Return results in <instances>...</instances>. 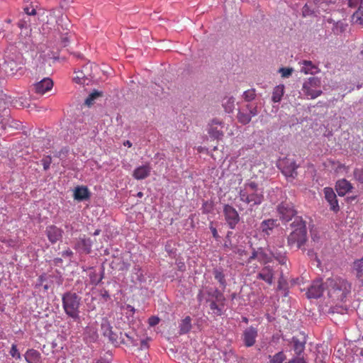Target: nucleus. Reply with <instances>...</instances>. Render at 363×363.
Instances as JSON below:
<instances>
[{
    "instance_id": "nucleus-1",
    "label": "nucleus",
    "mask_w": 363,
    "mask_h": 363,
    "mask_svg": "<svg viewBox=\"0 0 363 363\" xmlns=\"http://www.w3.org/2000/svg\"><path fill=\"white\" fill-rule=\"evenodd\" d=\"M325 286L329 298L334 301H343L351 288L346 279L337 277L327 279Z\"/></svg>"
},
{
    "instance_id": "nucleus-2",
    "label": "nucleus",
    "mask_w": 363,
    "mask_h": 363,
    "mask_svg": "<svg viewBox=\"0 0 363 363\" xmlns=\"http://www.w3.org/2000/svg\"><path fill=\"white\" fill-rule=\"evenodd\" d=\"M240 201L252 208L259 205L264 200L263 191L259 189L258 184L252 181H248L240 187L239 191Z\"/></svg>"
},
{
    "instance_id": "nucleus-3",
    "label": "nucleus",
    "mask_w": 363,
    "mask_h": 363,
    "mask_svg": "<svg viewBox=\"0 0 363 363\" xmlns=\"http://www.w3.org/2000/svg\"><path fill=\"white\" fill-rule=\"evenodd\" d=\"M8 98L0 97V137L6 133L18 130L21 127V123L10 116L7 108Z\"/></svg>"
},
{
    "instance_id": "nucleus-4",
    "label": "nucleus",
    "mask_w": 363,
    "mask_h": 363,
    "mask_svg": "<svg viewBox=\"0 0 363 363\" xmlns=\"http://www.w3.org/2000/svg\"><path fill=\"white\" fill-rule=\"evenodd\" d=\"M296 227L288 236L289 246L301 249L307 241V230L305 221L301 217H296L292 223Z\"/></svg>"
},
{
    "instance_id": "nucleus-5",
    "label": "nucleus",
    "mask_w": 363,
    "mask_h": 363,
    "mask_svg": "<svg viewBox=\"0 0 363 363\" xmlns=\"http://www.w3.org/2000/svg\"><path fill=\"white\" fill-rule=\"evenodd\" d=\"M62 301L65 313L74 320L78 319L81 297L76 293L66 292L62 296Z\"/></svg>"
},
{
    "instance_id": "nucleus-6",
    "label": "nucleus",
    "mask_w": 363,
    "mask_h": 363,
    "mask_svg": "<svg viewBox=\"0 0 363 363\" xmlns=\"http://www.w3.org/2000/svg\"><path fill=\"white\" fill-rule=\"evenodd\" d=\"M320 79L318 77H310L307 82L303 83L302 91L310 99H315L322 94V91L320 89Z\"/></svg>"
},
{
    "instance_id": "nucleus-7",
    "label": "nucleus",
    "mask_w": 363,
    "mask_h": 363,
    "mask_svg": "<svg viewBox=\"0 0 363 363\" xmlns=\"http://www.w3.org/2000/svg\"><path fill=\"white\" fill-rule=\"evenodd\" d=\"M278 167L286 177L295 178L298 174L296 169L298 165L296 164V161L293 158L285 157L279 160Z\"/></svg>"
},
{
    "instance_id": "nucleus-8",
    "label": "nucleus",
    "mask_w": 363,
    "mask_h": 363,
    "mask_svg": "<svg viewBox=\"0 0 363 363\" xmlns=\"http://www.w3.org/2000/svg\"><path fill=\"white\" fill-rule=\"evenodd\" d=\"M223 213L228 228L235 229L240 220L238 211L230 204H224Z\"/></svg>"
},
{
    "instance_id": "nucleus-9",
    "label": "nucleus",
    "mask_w": 363,
    "mask_h": 363,
    "mask_svg": "<svg viewBox=\"0 0 363 363\" xmlns=\"http://www.w3.org/2000/svg\"><path fill=\"white\" fill-rule=\"evenodd\" d=\"M225 124L218 118L212 119L207 128V132L211 138L216 140H220L223 137Z\"/></svg>"
},
{
    "instance_id": "nucleus-10",
    "label": "nucleus",
    "mask_w": 363,
    "mask_h": 363,
    "mask_svg": "<svg viewBox=\"0 0 363 363\" xmlns=\"http://www.w3.org/2000/svg\"><path fill=\"white\" fill-rule=\"evenodd\" d=\"M279 218L288 222L296 215V211L291 202L284 201L277 206Z\"/></svg>"
},
{
    "instance_id": "nucleus-11",
    "label": "nucleus",
    "mask_w": 363,
    "mask_h": 363,
    "mask_svg": "<svg viewBox=\"0 0 363 363\" xmlns=\"http://www.w3.org/2000/svg\"><path fill=\"white\" fill-rule=\"evenodd\" d=\"M21 60V56L20 55L15 57L7 55L4 62L5 72L11 75L15 74L20 68Z\"/></svg>"
},
{
    "instance_id": "nucleus-12",
    "label": "nucleus",
    "mask_w": 363,
    "mask_h": 363,
    "mask_svg": "<svg viewBox=\"0 0 363 363\" xmlns=\"http://www.w3.org/2000/svg\"><path fill=\"white\" fill-rule=\"evenodd\" d=\"M325 289V283L322 279H317L313 281L308 289L306 296L308 298H318L320 297Z\"/></svg>"
},
{
    "instance_id": "nucleus-13",
    "label": "nucleus",
    "mask_w": 363,
    "mask_h": 363,
    "mask_svg": "<svg viewBox=\"0 0 363 363\" xmlns=\"http://www.w3.org/2000/svg\"><path fill=\"white\" fill-rule=\"evenodd\" d=\"M106 327V329L104 330V334L105 336H107L109 340L115 345H119L121 343H128L125 341V339L123 336V333L120 332L119 334L113 332L112 330V328L107 324V325H102V328H104Z\"/></svg>"
},
{
    "instance_id": "nucleus-14",
    "label": "nucleus",
    "mask_w": 363,
    "mask_h": 363,
    "mask_svg": "<svg viewBox=\"0 0 363 363\" xmlns=\"http://www.w3.org/2000/svg\"><path fill=\"white\" fill-rule=\"evenodd\" d=\"M359 2V6L356 12L352 16L354 23L363 26V0H348V5L350 7H355Z\"/></svg>"
},
{
    "instance_id": "nucleus-15",
    "label": "nucleus",
    "mask_w": 363,
    "mask_h": 363,
    "mask_svg": "<svg viewBox=\"0 0 363 363\" xmlns=\"http://www.w3.org/2000/svg\"><path fill=\"white\" fill-rule=\"evenodd\" d=\"M52 86V80L49 77H46L34 84V90L36 94L43 95L50 91Z\"/></svg>"
},
{
    "instance_id": "nucleus-16",
    "label": "nucleus",
    "mask_w": 363,
    "mask_h": 363,
    "mask_svg": "<svg viewBox=\"0 0 363 363\" xmlns=\"http://www.w3.org/2000/svg\"><path fill=\"white\" fill-rule=\"evenodd\" d=\"M323 192L325 194V198L327 201L329 203L330 206V210L337 212L340 210V207L338 205V201L337 199V196L333 191V189L330 187H325L323 189Z\"/></svg>"
},
{
    "instance_id": "nucleus-17",
    "label": "nucleus",
    "mask_w": 363,
    "mask_h": 363,
    "mask_svg": "<svg viewBox=\"0 0 363 363\" xmlns=\"http://www.w3.org/2000/svg\"><path fill=\"white\" fill-rule=\"evenodd\" d=\"M215 294L216 301L220 303L221 306L217 304L215 301H212L210 302L209 307L213 314L216 315H221L223 314V306L225 298L223 294L218 291V290L215 291Z\"/></svg>"
},
{
    "instance_id": "nucleus-18",
    "label": "nucleus",
    "mask_w": 363,
    "mask_h": 363,
    "mask_svg": "<svg viewBox=\"0 0 363 363\" xmlns=\"http://www.w3.org/2000/svg\"><path fill=\"white\" fill-rule=\"evenodd\" d=\"M46 235L49 241L54 244L62 238L63 230L55 225H50L46 228Z\"/></svg>"
},
{
    "instance_id": "nucleus-19",
    "label": "nucleus",
    "mask_w": 363,
    "mask_h": 363,
    "mask_svg": "<svg viewBox=\"0 0 363 363\" xmlns=\"http://www.w3.org/2000/svg\"><path fill=\"white\" fill-rule=\"evenodd\" d=\"M257 336V330L252 326L247 328L243 333L242 339L246 347L255 345Z\"/></svg>"
},
{
    "instance_id": "nucleus-20",
    "label": "nucleus",
    "mask_w": 363,
    "mask_h": 363,
    "mask_svg": "<svg viewBox=\"0 0 363 363\" xmlns=\"http://www.w3.org/2000/svg\"><path fill=\"white\" fill-rule=\"evenodd\" d=\"M255 259L264 264H266L272 261V257L268 255L262 248H259L257 250H253L252 255L248 258L247 263H250Z\"/></svg>"
},
{
    "instance_id": "nucleus-21",
    "label": "nucleus",
    "mask_w": 363,
    "mask_h": 363,
    "mask_svg": "<svg viewBox=\"0 0 363 363\" xmlns=\"http://www.w3.org/2000/svg\"><path fill=\"white\" fill-rule=\"evenodd\" d=\"M151 169L150 164L141 165L133 171V177L138 180L144 179L150 176Z\"/></svg>"
},
{
    "instance_id": "nucleus-22",
    "label": "nucleus",
    "mask_w": 363,
    "mask_h": 363,
    "mask_svg": "<svg viewBox=\"0 0 363 363\" xmlns=\"http://www.w3.org/2000/svg\"><path fill=\"white\" fill-rule=\"evenodd\" d=\"M274 270L270 266L264 267L258 273L257 278L267 282L269 285H272L274 279Z\"/></svg>"
},
{
    "instance_id": "nucleus-23",
    "label": "nucleus",
    "mask_w": 363,
    "mask_h": 363,
    "mask_svg": "<svg viewBox=\"0 0 363 363\" xmlns=\"http://www.w3.org/2000/svg\"><path fill=\"white\" fill-rule=\"evenodd\" d=\"M271 255L279 262L281 265L286 264L287 259L286 252L283 246H280V250L275 249L274 247L269 246Z\"/></svg>"
},
{
    "instance_id": "nucleus-24",
    "label": "nucleus",
    "mask_w": 363,
    "mask_h": 363,
    "mask_svg": "<svg viewBox=\"0 0 363 363\" xmlns=\"http://www.w3.org/2000/svg\"><path fill=\"white\" fill-rule=\"evenodd\" d=\"M352 189V185L345 179L338 180L335 184V189L340 196H344Z\"/></svg>"
},
{
    "instance_id": "nucleus-25",
    "label": "nucleus",
    "mask_w": 363,
    "mask_h": 363,
    "mask_svg": "<svg viewBox=\"0 0 363 363\" xmlns=\"http://www.w3.org/2000/svg\"><path fill=\"white\" fill-rule=\"evenodd\" d=\"M91 247L92 241L90 238H87L84 235L79 238L76 244V248L86 254H89L91 252Z\"/></svg>"
},
{
    "instance_id": "nucleus-26",
    "label": "nucleus",
    "mask_w": 363,
    "mask_h": 363,
    "mask_svg": "<svg viewBox=\"0 0 363 363\" xmlns=\"http://www.w3.org/2000/svg\"><path fill=\"white\" fill-rule=\"evenodd\" d=\"M90 196L89 189L85 186H78L74 190V199L77 201L88 200Z\"/></svg>"
},
{
    "instance_id": "nucleus-27",
    "label": "nucleus",
    "mask_w": 363,
    "mask_h": 363,
    "mask_svg": "<svg viewBox=\"0 0 363 363\" xmlns=\"http://www.w3.org/2000/svg\"><path fill=\"white\" fill-rule=\"evenodd\" d=\"M91 64H86L83 67V69L81 71L76 72V76L74 77V81L77 84H84L86 78L91 75L89 68H91Z\"/></svg>"
},
{
    "instance_id": "nucleus-28",
    "label": "nucleus",
    "mask_w": 363,
    "mask_h": 363,
    "mask_svg": "<svg viewBox=\"0 0 363 363\" xmlns=\"http://www.w3.org/2000/svg\"><path fill=\"white\" fill-rule=\"evenodd\" d=\"M24 357L28 363H38L41 359V354L36 350L28 349L26 352Z\"/></svg>"
},
{
    "instance_id": "nucleus-29",
    "label": "nucleus",
    "mask_w": 363,
    "mask_h": 363,
    "mask_svg": "<svg viewBox=\"0 0 363 363\" xmlns=\"http://www.w3.org/2000/svg\"><path fill=\"white\" fill-rule=\"evenodd\" d=\"M301 65V72L305 74H314L319 72L318 67L313 65L311 61L303 60Z\"/></svg>"
},
{
    "instance_id": "nucleus-30",
    "label": "nucleus",
    "mask_w": 363,
    "mask_h": 363,
    "mask_svg": "<svg viewBox=\"0 0 363 363\" xmlns=\"http://www.w3.org/2000/svg\"><path fill=\"white\" fill-rule=\"evenodd\" d=\"M353 270L357 279L363 285V257L354 262Z\"/></svg>"
},
{
    "instance_id": "nucleus-31",
    "label": "nucleus",
    "mask_w": 363,
    "mask_h": 363,
    "mask_svg": "<svg viewBox=\"0 0 363 363\" xmlns=\"http://www.w3.org/2000/svg\"><path fill=\"white\" fill-rule=\"evenodd\" d=\"M284 89L285 87L284 84L277 85L274 88L272 96V100L274 103H278L281 101L284 94Z\"/></svg>"
},
{
    "instance_id": "nucleus-32",
    "label": "nucleus",
    "mask_w": 363,
    "mask_h": 363,
    "mask_svg": "<svg viewBox=\"0 0 363 363\" xmlns=\"http://www.w3.org/2000/svg\"><path fill=\"white\" fill-rule=\"evenodd\" d=\"M191 329V318L186 316L179 323V334H186Z\"/></svg>"
},
{
    "instance_id": "nucleus-33",
    "label": "nucleus",
    "mask_w": 363,
    "mask_h": 363,
    "mask_svg": "<svg viewBox=\"0 0 363 363\" xmlns=\"http://www.w3.org/2000/svg\"><path fill=\"white\" fill-rule=\"evenodd\" d=\"M293 342H294V350L295 352V354L298 356H300L301 354L304 350L305 343L300 342L297 339H294Z\"/></svg>"
},
{
    "instance_id": "nucleus-34",
    "label": "nucleus",
    "mask_w": 363,
    "mask_h": 363,
    "mask_svg": "<svg viewBox=\"0 0 363 363\" xmlns=\"http://www.w3.org/2000/svg\"><path fill=\"white\" fill-rule=\"evenodd\" d=\"M102 96V92L99 91H94L91 92L89 96L85 100V104L87 106H91L94 104V101L96 99Z\"/></svg>"
},
{
    "instance_id": "nucleus-35",
    "label": "nucleus",
    "mask_w": 363,
    "mask_h": 363,
    "mask_svg": "<svg viewBox=\"0 0 363 363\" xmlns=\"http://www.w3.org/2000/svg\"><path fill=\"white\" fill-rule=\"evenodd\" d=\"M251 117L249 113H244L240 111L238 113V120L242 124H247L251 121Z\"/></svg>"
},
{
    "instance_id": "nucleus-36",
    "label": "nucleus",
    "mask_w": 363,
    "mask_h": 363,
    "mask_svg": "<svg viewBox=\"0 0 363 363\" xmlns=\"http://www.w3.org/2000/svg\"><path fill=\"white\" fill-rule=\"evenodd\" d=\"M276 225V221L274 220H264L262 223V228L264 232H266L267 234H269L268 230H272L273 228Z\"/></svg>"
},
{
    "instance_id": "nucleus-37",
    "label": "nucleus",
    "mask_w": 363,
    "mask_h": 363,
    "mask_svg": "<svg viewBox=\"0 0 363 363\" xmlns=\"http://www.w3.org/2000/svg\"><path fill=\"white\" fill-rule=\"evenodd\" d=\"M213 274L215 279L220 284V285L223 286H225L226 281L224 274L221 271L216 269L213 272Z\"/></svg>"
},
{
    "instance_id": "nucleus-38",
    "label": "nucleus",
    "mask_w": 363,
    "mask_h": 363,
    "mask_svg": "<svg viewBox=\"0 0 363 363\" xmlns=\"http://www.w3.org/2000/svg\"><path fill=\"white\" fill-rule=\"evenodd\" d=\"M255 96L256 94L255 89H249L245 91L243 94V97L247 101H251L255 98Z\"/></svg>"
},
{
    "instance_id": "nucleus-39",
    "label": "nucleus",
    "mask_w": 363,
    "mask_h": 363,
    "mask_svg": "<svg viewBox=\"0 0 363 363\" xmlns=\"http://www.w3.org/2000/svg\"><path fill=\"white\" fill-rule=\"evenodd\" d=\"M9 354L12 357H14L17 359H21V354L18 352L16 345L15 344H13L11 345Z\"/></svg>"
},
{
    "instance_id": "nucleus-40",
    "label": "nucleus",
    "mask_w": 363,
    "mask_h": 363,
    "mask_svg": "<svg viewBox=\"0 0 363 363\" xmlns=\"http://www.w3.org/2000/svg\"><path fill=\"white\" fill-rule=\"evenodd\" d=\"M279 72L284 78L289 77L293 72V69L289 67H281L279 69Z\"/></svg>"
},
{
    "instance_id": "nucleus-41",
    "label": "nucleus",
    "mask_w": 363,
    "mask_h": 363,
    "mask_svg": "<svg viewBox=\"0 0 363 363\" xmlns=\"http://www.w3.org/2000/svg\"><path fill=\"white\" fill-rule=\"evenodd\" d=\"M133 271L136 274L137 279L142 281L144 279V276L141 267L139 265H135L133 267Z\"/></svg>"
},
{
    "instance_id": "nucleus-42",
    "label": "nucleus",
    "mask_w": 363,
    "mask_h": 363,
    "mask_svg": "<svg viewBox=\"0 0 363 363\" xmlns=\"http://www.w3.org/2000/svg\"><path fill=\"white\" fill-rule=\"evenodd\" d=\"M354 178L361 183H363V169H356L354 171Z\"/></svg>"
},
{
    "instance_id": "nucleus-43",
    "label": "nucleus",
    "mask_w": 363,
    "mask_h": 363,
    "mask_svg": "<svg viewBox=\"0 0 363 363\" xmlns=\"http://www.w3.org/2000/svg\"><path fill=\"white\" fill-rule=\"evenodd\" d=\"M42 164L43 166V169L45 170H48L50 168V165L52 162V158L50 156H47L41 160Z\"/></svg>"
},
{
    "instance_id": "nucleus-44",
    "label": "nucleus",
    "mask_w": 363,
    "mask_h": 363,
    "mask_svg": "<svg viewBox=\"0 0 363 363\" xmlns=\"http://www.w3.org/2000/svg\"><path fill=\"white\" fill-rule=\"evenodd\" d=\"M247 108L249 111V114L251 118L257 115L258 111H257V106H252V104H247Z\"/></svg>"
},
{
    "instance_id": "nucleus-45",
    "label": "nucleus",
    "mask_w": 363,
    "mask_h": 363,
    "mask_svg": "<svg viewBox=\"0 0 363 363\" xmlns=\"http://www.w3.org/2000/svg\"><path fill=\"white\" fill-rule=\"evenodd\" d=\"M123 337L125 339L128 343H123L124 345H136V341L133 339V337L128 333H123Z\"/></svg>"
},
{
    "instance_id": "nucleus-46",
    "label": "nucleus",
    "mask_w": 363,
    "mask_h": 363,
    "mask_svg": "<svg viewBox=\"0 0 363 363\" xmlns=\"http://www.w3.org/2000/svg\"><path fill=\"white\" fill-rule=\"evenodd\" d=\"M15 106H19V107H25L26 106V99L23 98H19L18 99H16L13 101Z\"/></svg>"
},
{
    "instance_id": "nucleus-47",
    "label": "nucleus",
    "mask_w": 363,
    "mask_h": 363,
    "mask_svg": "<svg viewBox=\"0 0 363 363\" xmlns=\"http://www.w3.org/2000/svg\"><path fill=\"white\" fill-rule=\"evenodd\" d=\"M89 277L91 279V283L94 285H97L102 279V277L97 279L95 273H91Z\"/></svg>"
},
{
    "instance_id": "nucleus-48",
    "label": "nucleus",
    "mask_w": 363,
    "mask_h": 363,
    "mask_svg": "<svg viewBox=\"0 0 363 363\" xmlns=\"http://www.w3.org/2000/svg\"><path fill=\"white\" fill-rule=\"evenodd\" d=\"M160 323V318L157 316H151L148 319V323L150 326H155Z\"/></svg>"
},
{
    "instance_id": "nucleus-49",
    "label": "nucleus",
    "mask_w": 363,
    "mask_h": 363,
    "mask_svg": "<svg viewBox=\"0 0 363 363\" xmlns=\"http://www.w3.org/2000/svg\"><path fill=\"white\" fill-rule=\"evenodd\" d=\"M69 37L68 36L67 34L62 35V37H61V45L62 47H67V46L68 43H69Z\"/></svg>"
},
{
    "instance_id": "nucleus-50",
    "label": "nucleus",
    "mask_w": 363,
    "mask_h": 363,
    "mask_svg": "<svg viewBox=\"0 0 363 363\" xmlns=\"http://www.w3.org/2000/svg\"><path fill=\"white\" fill-rule=\"evenodd\" d=\"M24 11L26 12V13L30 16H33L35 15L36 13L35 9L33 7L26 6L24 8Z\"/></svg>"
},
{
    "instance_id": "nucleus-51",
    "label": "nucleus",
    "mask_w": 363,
    "mask_h": 363,
    "mask_svg": "<svg viewBox=\"0 0 363 363\" xmlns=\"http://www.w3.org/2000/svg\"><path fill=\"white\" fill-rule=\"evenodd\" d=\"M289 362H291V363H306V360L303 358H301V357L293 358L292 359L289 360Z\"/></svg>"
},
{
    "instance_id": "nucleus-52",
    "label": "nucleus",
    "mask_w": 363,
    "mask_h": 363,
    "mask_svg": "<svg viewBox=\"0 0 363 363\" xmlns=\"http://www.w3.org/2000/svg\"><path fill=\"white\" fill-rule=\"evenodd\" d=\"M72 255H73V252H72V251L71 250H69V249H67V250H65V251H63V252H62V257H71L72 256Z\"/></svg>"
},
{
    "instance_id": "nucleus-53",
    "label": "nucleus",
    "mask_w": 363,
    "mask_h": 363,
    "mask_svg": "<svg viewBox=\"0 0 363 363\" xmlns=\"http://www.w3.org/2000/svg\"><path fill=\"white\" fill-rule=\"evenodd\" d=\"M210 229L211 230L213 237L216 239H218L219 238V235L218 233L216 228L215 227H213V225H211Z\"/></svg>"
},
{
    "instance_id": "nucleus-54",
    "label": "nucleus",
    "mask_w": 363,
    "mask_h": 363,
    "mask_svg": "<svg viewBox=\"0 0 363 363\" xmlns=\"http://www.w3.org/2000/svg\"><path fill=\"white\" fill-rule=\"evenodd\" d=\"M302 13H303V16H308V15L311 14V11L309 10L308 6L307 4H306L303 6Z\"/></svg>"
},
{
    "instance_id": "nucleus-55",
    "label": "nucleus",
    "mask_w": 363,
    "mask_h": 363,
    "mask_svg": "<svg viewBox=\"0 0 363 363\" xmlns=\"http://www.w3.org/2000/svg\"><path fill=\"white\" fill-rule=\"evenodd\" d=\"M330 0H314L315 4L320 6L323 4H328Z\"/></svg>"
},
{
    "instance_id": "nucleus-56",
    "label": "nucleus",
    "mask_w": 363,
    "mask_h": 363,
    "mask_svg": "<svg viewBox=\"0 0 363 363\" xmlns=\"http://www.w3.org/2000/svg\"><path fill=\"white\" fill-rule=\"evenodd\" d=\"M147 347V342L145 340H142L141 341V349L144 348V347Z\"/></svg>"
},
{
    "instance_id": "nucleus-57",
    "label": "nucleus",
    "mask_w": 363,
    "mask_h": 363,
    "mask_svg": "<svg viewBox=\"0 0 363 363\" xmlns=\"http://www.w3.org/2000/svg\"><path fill=\"white\" fill-rule=\"evenodd\" d=\"M123 144L125 146H128L129 147L132 146V143L129 140H126Z\"/></svg>"
},
{
    "instance_id": "nucleus-58",
    "label": "nucleus",
    "mask_w": 363,
    "mask_h": 363,
    "mask_svg": "<svg viewBox=\"0 0 363 363\" xmlns=\"http://www.w3.org/2000/svg\"><path fill=\"white\" fill-rule=\"evenodd\" d=\"M238 253L240 255H242L243 254H245V251L244 250H241V249H239L238 250Z\"/></svg>"
},
{
    "instance_id": "nucleus-59",
    "label": "nucleus",
    "mask_w": 363,
    "mask_h": 363,
    "mask_svg": "<svg viewBox=\"0 0 363 363\" xmlns=\"http://www.w3.org/2000/svg\"><path fill=\"white\" fill-rule=\"evenodd\" d=\"M100 232H101V230H99V229H97V230H95V232L94 233V234H93V235H99V234H100Z\"/></svg>"
},
{
    "instance_id": "nucleus-60",
    "label": "nucleus",
    "mask_w": 363,
    "mask_h": 363,
    "mask_svg": "<svg viewBox=\"0 0 363 363\" xmlns=\"http://www.w3.org/2000/svg\"><path fill=\"white\" fill-rule=\"evenodd\" d=\"M137 196L139 197V198H142L143 196V193L141 192V191H139L138 194H137Z\"/></svg>"
},
{
    "instance_id": "nucleus-61",
    "label": "nucleus",
    "mask_w": 363,
    "mask_h": 363,
    "mask_svg": "<svg viewBox=\"0 0 363 363\" xmlns=\"http://www.w3.org/2000/svg\"><path fill=\"white\" fill-rule=\"evenodd\" d=\"M234 101H235V100H234L233 98H230V99H228L229 104H231L232 105H233Z\"/></svg>"
},
{
    "instance_id": "nucleus-62",
    "label": "nucleus",
    "mask_w": 363,
    "mask_h": 363,
    "mask_svg": "<svg viewBox=\"0 0 363 363\" xmlns=\"http://www.w3.org/2000/svg\"><path fill=\"white\" fill-rule=\"evenodd\" d=\"M6 22L8 23H10L11 22V19L10 18H8L6 20Z\"/></svg>"
},
{
    "instance_id": "nucleus-63",
    "label": "nucleus",
    "mask_w": 363,
    "mask_h": 363,
    "mask_svg": "<svg viewBox=\"0 0 363 363\" xmlns=\"http://www.w3.org/2000/svg\"><path fill=\"white\" fill-rule=\"evenodd\" d=\"M230 234H232V232H228V234H227V236L228 237L230 236Z\"/></svg>"
},
{
    "instance_id": "nucleus-64",
    "label": "nucleus",
    "mask_w": 363,
    "mask_h": 363,
    "mask_svg": "<svg viewBox=\"0 0 363 363\" xmlns=\"http://www.w3.org/2000/svg\"><path fill=\"white\" fill-rule=\"evenodd\" d=\"M238 208H239V210H240V211H242V210L244 209L243 208H242V207H241V206H238Z\"/></svg>"
}]
</instances>
